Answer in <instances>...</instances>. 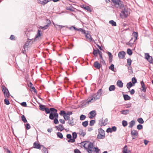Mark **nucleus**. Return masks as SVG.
Segmentation results:
<instances>
[{
  "label": "nucleus",
  "mask_w": 153,
  "mask_h": 153,
  "mask_svg": "<svg viewBox=\"0 0 153 153\" xmlns=\"http://www.w3.org/2000/svg\"><path fill=\"white\" fill-rule=\"evenodd\" d=\"M141 85V87L140 88V90L141 91L145 93L146 92L147 87L145 86V84L143 81L140 82Z\"/></svg>",
  "instance_id": "0eeeda50"
},
{
  "label": "nucleus",
  "mask_w": 153,
  "mask_h": 153,
  "mask_svg": "<svg viewBox=\"0 0 153 153\" xmlns=\"http://www.w3.org/2000/svg\"><path fill=\"white\" fill-rule=\"evenodd\" d=\"M109 23L110 24L112 25L113 26H116V23L115 22H114L113 20H111L109 22Z\"/></svg>",
  "instance_id": "58836bf2"
},
{
  "label": "nucleus",
  "mask_w": 153,
  "mask_h": 153,
  "mask_svg": "<svg viewBox=\"0 0 153 153\" xmlns=\"http://www.w3.org/2000/svg\"><path fill=\"white\" fill-rule=\"evenodd\" d=\"M115 6L119 8L122 7L123 5L121 4L120 0H112Z\"/></svg>",
  "instance_id": "20e7f679"
},
{
  "label": "nucleus",
  "mask_w": 153,
  "mask_h": 153,
  "mask_svg": "<svg viewBox=\"0 0 153 153\" xmlns=\"http://www.w3.org/2000/svg\"><path fill=\"white\" fill-rule=\"evenodd\" d=\"M117 130V127L116 126H114L112 127L111 128H108L106 130V132L108 133H111L113 131H115Z\"/></svg>",
  "instance_id": "9d476101"
},
{
  "label": "nucleus",
  "mask_w": 153,
  "mask_h": 153,
  "mask_svg": "<svg viewBox=\"0 0 153 153\" xmlns=\"http://www.w3.org/2000/svg\"><path fill=\"white\" fill-rule=\"evenodd\" d=\"M72 139L75 142V139H76L77 137V135L76 133L75 132H74L72 133Z\"/></svg>",
  "instance_id": "cd10ccee"
},
{
  "label": "nucleus",
  "mask_w": 153,
  "mask_h": 153,
  "mask_svg": "<svg viewBox=\"0 0 153 153\" xmlns=\"http://www.w3.org/2000/svg\"><path fill=\"white\" fill-rule=\"evenodd\" d=\"M127 124V122L126 121L123 120L122 121V125L124 127L126 126Z\"/></svg>",
  "instance_id": "603ef678"
},
{
  "label": "nucleus",
  "mask_w": 153,
  "mask_h": 153,
  "mask_svg": "<svg viewBox=\"0 0 153 153\" xmlns=\"http://www.w3.org/2000/svg\"><path fill=\"white\" fill-rule=\"evenodd\" d=\"M34 147L35 148L41 149V146L36 142H35L33 144Z\"/></svg>",
  "instance_id": "f8f14e48"
},
{
  "label": "nucleus",
  "mask_w": 153,
  "mask_h": 153,
  "mask_svg": "<svg viewBox=\"0 0 153 153\" xmlns=\"http://www.w3.org/2000/svg\"><path fill=\"white\" fill-rule=\"evenodd\" d=\"M85 36L87 40H89L90 41H92V38L91 35L88 33V31H87V33H86Z\"/></svg>",
  "instance_id": "ddd939ff"
},
{
  "label": "nucleus",
  "mask_w": 153,
  "mask_h": 153,
  "mask_svg": "<svg viewBox=\"0 0 153 153\" xmlns=\"http://www.w3.org/2000/svg\"><path fill=\"white\" fill-rule=\"evenodd\" d=\"M5 103L7 105H8L10 104V102L9 100L6 99H5L4 100Z\"/></svg>",
  "instance_id": "6e6d98bb"
},
{
  "label": "nucleus",
  "mask_w": 153,
  "mask_h": 153,
  "mask_svg": "<svg viewBox=\"0 0 153 153\" xmlns=\"http://www.w3.org/2000/svg\"><path fill=\"white\" fill-rule=\"evenodd\" d=\"M135 121L134 120L131 121L129 123V127L132 128L133 126L135 124Z\"/></svg>",
  "instance_id": "a878e982"
},
{
  "label": "nucleus",
  "mask_w": 153,
  "mask_h": 153,
  "mask_svg": "<svg viewBox=\"0 0 153 153\" xmlns=\"http://www.w3.org/2000/svg\"><path fill=\"white\" fill-rule=\"evenodd\" d=\"M127 62L129 66H130L131 64V59H130L129 58L127 59Z\"/></svg>",
  "instance_id": "13d9d810"
},
{
  "label": "nucleus",
  "mask_w": 153,
  "mask_h": 153,
  "mask_svg": "<svg viewBox=\"0 0 153 153\" xmlns=\"http://www.w3.org/2000/svg\"><path fill=\"white\" fill-rule=\"evenodd\" d=\"M80 144L89 153H92L93 151L98 153L100 151V149L97 147H94L93 143L91 142L85 141L81 142Z\"/></svg>",
  "instance_id": "f257e3e1"
},
{
  "label": "nucleus",
  "mask_w": 153,
  "mask_h": 153,
  "mask_svg": "<svg viewBox=\"0 0 153 153\" xmlns=\"http://www.w3.org/2000/svg\"><path fill=\"white\" fill-rule=\"evenodd\" d=\"M84 8L87 10L88 11H91V9L88 6H86L84 7Z\"/></svg>",
  "instance_id": "0e129e2a"
},
{
  "label": "nucleus",
  "mask_w": 153,
  "mask_h": 153,
  "mask_svg": "<svg viewBox=\"0 0 153 153\" xmlns=\"http://www.w3.org/2000/svg\"><path fill=\"white\" fill-rule=\"evenodd\" d=\"M127 150V147L126 146H125L123 148V153H128Z\"/></svg>",
  "instance_id": "ea45409f"
},
{
  "label": "nucleus",
  "mask_w": 153,
  "mask_h": 153,
  "mask_svg": "<svg viewBox=\"0 0 153 153\" xmlns=\"http://www.w3.org/2000/svg\"><path fill=\"white\" fill-rule=\"evenodd\" d=\"M121 114L126 115L129 113V111L128 110H123L120 111Z\"/></svg>",
  "instance_id": "c85d7f7f"
},
{
  "label": "nucleus",
  "mask_w": 153,
  "mask_h": 153,
  "mask_svg": "<svg viewBox=\"0 0 153 153\" xmlns=\"http://www.w3.org/2000/svg\"><path fill=\"white\" fill-rule=\"evenodd\" d=\"M143 126L141 124H139L137 125V128L138 130H141L143 128Z\"/></svg>",
  "instance_id": "864d4df0"
},
{
  "label": "nucleus",
  "mask_w": 153,
  "mask_h": 153,
  "mask_svg": "<svg viewBox=\"0 0 153 153\" xmlns=\"http://www.w3.org/2000/svg\"><path fill=\"white\" fill-rule=\"evenodd\" d=\"M115 86L114 85H111L110 86L109 88V90L110 91H114L115 89Z\"/></svg>",
  "instance_id": "bb28decb"
},
{
  "label": "nucleus",
  "mask_w": 153,
  "mask_h": 153,
  "mask_svg": "<svg viewBox=\"0 0 153 153\" xmlns=\"http://www.w3.org/2000/svg\"><path fill=\"white\" fill-rule=\"evenodd\" d=\"M108 54L109 59L111 58V59H112V55L111 53L109 52H108Z\"/></svg>",
  "instance_id": "774afa93"
},
{
  "label": "nucleus",
  "mask_w": 153,
  "mask_h": 153,
  "mask_svg": "<svg viewBox=\"0 0 153 153\" xmlns=\"http://www.w3.org/2000/svg\"><path fill=\"white\" fill-rule=\"evenodd\" d=\"M98 132L99 134H102L103 135H105L104 130L102 129L101 128H100L98 129Z\"/></svg>",
  "instance_id": "b1692460"
},
{
  "label": "nucleus",
  "mask_w": 153,
  "mask_h": 153,
  "mask_svg": "<svg viewBox=\"0 0 153 153\" xmlns=\"http://www.w3.org/2000/svg\"><path fill=\"white\" fill-rule=\"evenodd\" d=\"M25 128L27 130H28L30 128V126L29 123H27L26 124H25Z\"/></svg>",
  "instance_id": "5fc2aeb1"
},
{
  "label": "nucleus",
  "mask_w": 153,
  "mask_h": 153,
  "mask_svg": "<svg viewBox=\"0 0 153 153\" xmlns=\"http://www.w3.org/2000/svg\"><path fill=\"white\" fill-rule=\"evenodd\" d=\"M21 105L24 107L27 106V104L25 102H23L21 103Z\"/></svg>",
  "instance_id": "e2e57ef3"
},
{
  "label": "nucleus",
  "mask_w": 153,
  "mask_h": 153,
  "mask_svg": "<svg viewBox=\"0 0 153 153\" xmlns=\"http://www.w3.org/2000/svg\"><path fill=\"white\" fill-rule=\"evenodd\" d=\"M79 133L83 137H84L85 135V133L82 130H80Z\"/></svg>",
  "instance_id": "4c0bfd02"
},
{
  "label": "nucleus",
  "mask_w": 153,
  "mask_h": 153,
  "mask_svg": "<svg viewBox=\"0 0 153 153\" xmlns=\"http://www.w3.org/2000/svg\"><path fill=\"white\" fill-rule=\"evenodd\" d=\"M129 10L127 8H125L122 11L120 15L123 18L126 17L130 13Z\"/></svg>",
  "instance_id": "7ed1b4c3"
},
{
  "label": "nucleus",
  "mask_w": 153,
  "mask_h": 153,
  "mask_svg": "<svg viewBox=\"0 0 153 153\" xmlns=\"http://www.w3.org/2000/svg\"><path fill=\"white\" fill-rule=\"evenodd\" d=\"M99 52H100V51L98 49L96 50L94 49L93 53L94 55L97 56V54L99 53Z\"/></svg>",
  "instance_id": "72a5a7b5"
},
{
  "label": "nucleus",
  "mask_w": 153,
  "mask_h": 153,
  "mask_svg": "<svg viewBox=\"0 0 153 153\" xmlns=\"http://www.w3.org/2000/svg\"><path fill=\"white\" fill-rule=\"evenodd\" d=\"M92 97H93V98L94 99L95 101L100 98L99 96L97 95L96 93L94 94Z\"/></svg>",
  "instance_id": "c756f323"
},
{
  "label": "nucleus",
  "mask_w": 153,
  "mask_h": 153,
  "mask_svg": "<svg viewBox=\"0 0 153 153\" xmlns=\"http://www.w3.org/2000/svg\"><path fill=\"white\" fill-rule=\"evenodd\" d=\"M131 81L133 84H134L137 82V79L135 77H133L131 79Z\"/></svg>",
  "instance_id": "79ce46f5"
},
{
  "label": "nucleus",
  "mask_w": 153,
  "mask_h": 153,
  "mask_svg": "<svg viewBox=\"0 0 153 153\" xmlns=\"http://www.w3.org/2000/svg\"><path fill=\"white\" fill-rule=\"evenodd\" d=\"M74 153H81L80 151L77 149H75L74 150Z\"/></svg>",
  "instance_id": "338daca9"
},
{
  "label": "nucleus",
  "mask_w": 153,
  "mask_h": 153,
  "mask_svg": "<svg viewBox=\"0 0 153 153\" xmlns=\"http://www.w3.org/2000/svg\"><path fill=\"white\" fill-rule=\"evenodd\" d=\"M74 119L73 117H71V120H68V123L71 126H74Z\"/></svg>",
  "instance_id": "2eb2a0df"
},
{
  "label": "nucleus",
  "mask_w": 153,
  "mask_h": 153,
  "mask_svg": "<svg viewBox=\"0 0 153 153\" xmlns=\"http://www.w3.org/2000/svg\"><path fill=\"white\" fill-rule=\"evenodd\" d=\"M86 117L85 115L82 114L80 116V120H85V119Z\"/></svg>",
  "instance_id": "09e8293b"
},
{
  "label": "nucleus",
  "mask_w": 153,
  "mask_h": 153,
  "mask_svg": "<svg viewBox=\"0 0 153 153\" xmlns=\"http://www.w3.org/2000/svg\"><path fill=\"white\" fill-rule=\"evenodd\" d=\"M31 88L33 90V91L35 93L36 92V90L35 89V87L33 85H30Z\"/></svg>",
  "instance_id": "69168bd1"
},
{
  "label": "nucleus",
  "mask_w": 153,
  "mask_h": 153,
  "mask_svg": "<svg viewBox=\"0 0 153 153\" xmlns=\"http://www.w3.org/2000/svg\"><path fill=\"white\" fill-rule=\"evenodd\" d=\"M95 123V121L94 120H91L90 121L89 125L90 126H92L94 125Z\"/></svg>",
  "instance_id": "a18cd8bd"
},
{
  "label": "nucleus",
  "mask_w": 153,
  "mask_h": 153,
  "mask_svg": "<svg viewBox=\"0 0 153 153\" xmlns=\"http://www.w3.org/2000/svg\"><path fill=\"white\" fill-rule=\"evenodd\" d=\"M80 31H81L82 33L86 34L87 32L85 31V30H83L81 28H80Z\"/></svg>",
  "instance_id": "680f3d73"
},
{
  "label": "nucleus",
  "mask_w": 153,
  "mask_h": 153,
  "mask_svg": "<svg viewBox=\"0 0 153 153\" xmlns=\"http://www.w3.org/2000/svg\"><path fill=\"white\" fill-rule=\"evenodd\" d=\"M105 135L99 134L97 135V138L100 139H103L105 138Z\"/></svg>",
  "instance_id": "2f4dec72"
},
{
  "label": "nucleus",
  "mask_w": 153,
  "mask_h": 153,
  "mask_svg": "<svg viewBox=\"0 0 153 153\" xmlns=\"http://www.w3.org/2000/svg\"><path fill=\"white\" fill-rule=\"evenodd\" d=\"M64 119L66 120H68L70 118V116H68L67 114H65L63 116Z\"/></svg>",
  "instance_id": "de8ad7c7"
},
{
  "label": "nucleus",
  "mask_w": 153,
  "mask_h": 153,
  "mask_svg": "<svg viewBox=\"0 0 153 153\" xmlns=\"http://www.w3.org/2000/svg\"><path fill=\"white\" fill-rule=\"evenodd\" d=\"M123 83L120 80H119L117 82V85L120 88L122 87H123Z\"/></svg>",
  "instance_id": "aec40b11"
},
{
  "label": "nucleus",
  "mask_w": 153,
  "mask_h": 153,
  "mask_svg": "<svg viewBox=\"0 0 153 153\" xmlns=\"http://www.w3.org/2000/svg\"><path fill=\"white\" fill-rule=\"evenodd\" d=\"M89 114L90 115L89 118L91 119H93L96 115V111L94 110H93L90 112Z\"/></svg>",
  "instance_id": "9b49d317"
},
{
  "label": "nucleus",
  "mask_w": 153,
  "mask_h": 153,
  "mask_svg": "<svg viewBox=\"0 0 153 153\" xmlns=\"http://www.w3.org/2000/svg\"><path fill=\"white\" fill-rule=\"evenodd\" d=\"M127 53L129 55H131L132 53V52L130 49H128L127 50Z\"/></svg>",
  "instance_id": "8fccbe9b"
},
{
  "label": "nucleus",
  "mask_w": 153,
  "mask_h": 153,
  "mask_svg": "<svg viewBox=\"0 0 153 153\" xmlns=\"http://www.w3.org/2000/svg\"><path fill=\"white\" fill-rule=\"evenodd\" d=\"M53 108H50V109H49L48 108H46V109H45V111L46 114H49V113L50 114V111H51V109H53Z\"/></svg>",
  "instance_id": "c9c22d12"
},
{
  "label": "nucleus",
  "mask_w": 153,
  "mask_h": 153,
  "mask_svg": "<svg viewBox=\"0 0 153 153\" xmlns=\"http://www.w3.org/2000/svg\"><path fill=\"white\" fill-rule=\"evenodd\" d=\"M94 65L95 68L98 69L100 68V65L97 62H94Z\"/></svg>",
  "instance_id": "6ab92c4d"
},
{
  "label": "nucleus",
  "mask_w": 153,
  "mask_h": 153,
  "mask_svg": "<svg viewBox=\"0 0 153 153\" xmlns=\"http://www.w3.org/2000/svg\"><path fill=\"white\" fill-rule=\"evenodd\" d=\"M66 9L68 10H70L71 11H74V8L71 7H66Z\"/></svg>",
  "instance_id": "4d7b16f0"
},
{
  "label": "nucleus",
  "mask_w": 153,
  "mask_h": 153,
  "mask_svg": "<svg viewBox=\"0 0 153 153\" xmlns=\"http://www.w3.org/2000/svg\"><path fill=\"white\" fill-rule=\"evenodd\" d=\"M114 68V65L113 64H111V65L109 67V69L113 71Z\"/></svg>",
  "instance_id": "052dcab7"
},
{
  "label": "nucleus",
  "mask_w": 153,
  "mask_h": 153,
  "mask_svg": "<svg viewBox=\"0 0 153 153\" xmlns=\"http://www.w3.org/2000/svg\"><path fill=\"white\" fill-rule=\"evenodd\" d=\"M53 122H54V123L56 124H58L59 123V121L58 120V119H56H56L55 118L54 119Z\"/></svg>",
  "instance_id": "bf43d9fd"
},
{
  "label": "nucleus",
  "mask_w": 153,
  "mask_h": 153,
  "mask_svg": "<svg viewBox=\"0 0 153 153\" xmlns=\"http://www.w3.org/2000/svg\"><path fill=\"white\" fill-rule=\"evenodd\" d=\"M51 112L50 114L49 119L51 120H53L54 117L55 119H58L59 115L57 113V110L55 108L51 109Z\"/></svg>",
  "instance_id": "f03ea898"
},
{
  "label": "nucleus",
  "mask_w": 153,
  "mask_h": 153,
  "mask_svg": "<svg viewBox=\"0 0 153 153\" xmlns=\"http://www.w3.org/2000/svg\"><path fill=\"white\" fill-rule=\"evenodd\" d=\"M39 107L40 110L42 111H45L46 108L45 105H40Z\"/></svg>",
  "instance_id": "393cba45"
},
{
  "label": "nucleus",
  "mask_w": 153,
  "mask_h": 153,
  "mask_svg": "<svg viewBox=\"0 0 153 153\" xmlns=\"http://www.w3.org/2000/svg\"><path fill=\"white\" fill-rule=\"evenodd\" d=\"M40 36V31L39 30H38L37 34L34 39V41H36V40H37V39Z\"/></svg>",
  "instance_id": "4be33fe9"
},
{
  "label": "nucleus",
  "mask_w": 153,
  "mask_h": 153,
  "mask_svg": "<svg viewBox=\"0 0 153 153\" xmlns=\"http://www.w3.org/2000/svg\"><path fill=\"white\" fill-rule=\"evenodd\" d=\"M108 122V119H102L101 121V126H105L107 124Z\"/></svg>",
  "instance_id": "4468645a"
},
{
  "label": "nucleus",
  "mask_w": 153,
  "mask_h": 153,
  "mask_svg": "<svg viewBox=\"0 0 153 153\" xmlns=\"http://www.w3.org/2000/svg\"><path fill=\"white\" fill-rule=\"evenodd\" d=\"M41 146L43 147V149H42V150L44 152V153H46L47 152H48V150L43 145H42Z\"/></svg>",
  "instance_id": "37998d69"
},
{
  "label": "nucleus",
  "mask_w": 153,
  "mask_h": 153,
  "mask_svg": "<svg viewBox=\"0 0 153 153\" xmlns=\"http://www.w3.org/2000/svg\"><path fill=\"white\" fill-rule=\"evenodd\" d=\"M135 40H133V39L132 38L129 42L128 44L129 45L131 46H132L133 44L134 43V42L135 41Z\"/></svg>",
  "instance_id": "7c9ffc66"
},
{
  "label": "nucleus",
  "mask_w": 153,
  "mask_h": 153,
  "mask_svg": "<svg viewBox=\"0 0 153 153\" xmlns=\"http://www.w3.org/2000/svg\"><path fill=\"white\" fill-rule=\"evenodd\" d=\"M94 101H95V100L92 97H89L87 100V102L88 103H89L91 102H93Z\"/></svg>",
  "instance_id": "f3484780"
},
{
  "label": "nucleus",
  "mask_w": 153,
  "mask_h": 153,
  "mask_svg": "<svg viewBox=\"0 0 153 153\" xmlns=\"http://www.w3.org/2000/svg\"><path fill=\"white\" fill-rule=\"evenodd\" d=\"M137 121L138 122L141 124H142L144 123V121L143 119L141 118H140L137 119Z\"/></svg>",
  "instance_id": "49530a36"
},
{
  "label": "nucleus",
  "mask_w": 153,
  "mask_h": 153,
  "mask_svg": "<svg viewBox=\"0 0 153 153\" xmlns=\"http://www.w3.org/2000/svg\"><path fill=\"white\" fill-rule=\"evenodd\" d=\"M123 97L125 100H129L131 97L127 94H123Z\"/></svg>",
  "instance_id": "5701e85b"
},
{
  "label": "nucleus",
  "mask_w": 153,
  "mask_h": 153,
  "mask_svg": "<svg viewBox=\"0 0 153 153\" xmlns=\"http://www.w3.org/2000/svg\"><path fill=\"white\" fill-rule=\"evenodd\" d=\"M38 1L39 3L44 5L47 3L49 1L47 0H38Z\"/></svg>",
  "instance_id": "dca6fc26"
},
{
  "label": "nucleus",
  "mask_w": 153,
  "mask_h": 153,
  "mask_svg": "<svg viewBox=\"0 0 153 153\" xmlns=\"http://www.w3.org/2000/svg\"><path fill=\"white\" fill-rule=\"evenodd\" d=\"M88 124V122L87 121H85L82 122V125L84 127H86Z\"/></svg>",
  "instance_id": "a19ab883"
},
{
  "label": "nucleus",
  "mask_w": 153,
  "mask_h": 153,
  "mask_svg": "<svg viewBox=\"0 0 153 153\" xmlns=\"http://www.w3.org/2000/svg\"><path fill=\"white\" fill-rule=\"evenodd\" d=\"M145 57L150 63L153 62L152 57L150 56L148 53L145 54Z\"/></svg>",
  "instance_id": "1a4fd4ad"
},
{
  "label": "nucleus",
  "mask_w": 153,
  "mask_h": 153,
  "mask_svg": "<svg viewBox=\"0 0 153 153\" xmlns=\"http://www.w3.org/2000/svg\"><path fill=\"white\" fill-rule=\"evenodd\" d=\"M102 89H100L97 92V93H96V94H97V95L99 96L100 97L102 93Z\"/></svg>",
  "instance_id": "473e14b6"
},
{
  "label": "nucleus",
  "mask_w": 153,
  "mask_h": 153,
  "mask_svg": "<svg viewBox=\"0 0 153 153\" xmlns=\"http://www.w3.org/2000/svg\"><path fill=\"white\" fill-rule=\"evenodd\" d=\"M57 136L58 137H59L60 138H62L63 137V135L60 132H58L57 133Z\"/></svg>",
  "instance_id": "c03bdc74"
},
{
  "label": "nucleus",
  "mask_w": 153,
  "mask_h": 153,
  "mask_svg": "<svg viewBox=\"0 0 153 153\" xmlns=\"http://www.w3.org/2000/svg\"><path fill=\"white\" fill-rule=\"evenodd\" d=\"M66 114V113L64 111H61L59 113V114L61 116H64V115Z\"/></svg>",
  "instance_id": "3c124183"
},
{
  "label": "nucleus",
  "mask_w": 153,
  "mask_h": 153,
  "mask_svg": "<svg viewBox=\"0 0 153 153\" xmlns=\"http://www.w3.org/2000/svg\"><path fill=\"white\" fill-rule=\"evenodd\" d=\"M49 26V24H48L47 25L43 26H40L39 27V28H41L43 30H45V29H46Z\"/></svg>",
  "instance_id": "e433bc0d"
},
{
  "label": "nucleus",
  "mask_w": 153,
  "mask_h": 153,
  "mask_svg": "<svg viewBox=\"0 0 153 153\" xmlns=\"http://www.w3.org/2000/svg\"><path fill=\"white\" fill-rule=\"evenodd\" d=\"M1 88L2 89V91L4 93L5 97H7V98H8L10 96V93L8 90L4 85L2 86Z\"/></svg>",
  "instance_id": "39448f33"
},
{
  "label": "nucleus",
  "mask_w": 153,
  "mask_h": 153,
  "mask_svg": "<svg viewBox=\"0 0 153 153\" xmlns=\"http://www.w3.org/2000/svg\"><path fill=\"white\" fill-rule=\"evenodd\" d=\"M56 127L58 130H59L60 131H62L64 129V126L61 125H59L58 126H56Z\"/></svg>",
  "instance_id": "a211bd4d"
},
{
  "label": "nucleus",
  "mask_w": 153,
  "mask_h": 153,
  "mask_svg": "<svg viewBox=\"0 0 153 153\" xmlns=\"http://www.w3.org/2000/svg\"><path fill=\"white\" fill-rule=\"evenodd\" d=\"M131 134L132 139H134L137 138L138 135V132L134 130H131Z\"/></svg>",
  "instance_id": "423d86ee"
},
{
  "label": "nucleus",
  "mask_w": 153,
  "mask_h": 153,
  "mask_svg": "<svg viewBox=\"0 0 153 153\" xmlns=\"http://www.w3.org/2000/svg\"><path fill=\"white\" fill-rule=\"evenodd\" d=\"M134 85L133 84L131 83V82H129L128 83H127L126 85V86L127 87V88L129 90L130 88L132 86H134Z\"/></svg>",
  "instance_id": "412c9836"
},
{
  "label": "nucleus",
  "mask_w": 153,
  "mask_h": 153,
  "mask_svg": "<svg viewBox=\"0 0 153 153\" xmlns=\"http://www.w3.org/2000/svg\"><path fill=\"white\" fill-rule=\"evenodd\" d=\"M125 52L124 51H122L119 52L118 54V57L120 59H124L125 58Z\"/></svg>",
  "instance_id": "6e6552de"
},
{
  "label": "nucleus",
  "mask_w": 153,
  "mask_h": 153,
  "mask_svg": "<svg viewBox=\"0 0 153 153\" xmlns=\"http://www.w3.org/2000/svg\"><path fill=\"white\" fill-rule=\"evenodd\" d=\"M22 120L24 123H26L27 122V120H26L25 117L24 115H22L21 117Z\"/></svg>",
  "instance_id": "f704fd0d"
}]
</instances>
